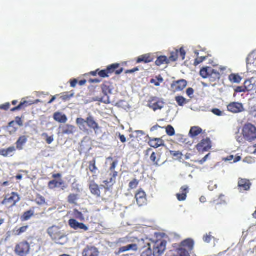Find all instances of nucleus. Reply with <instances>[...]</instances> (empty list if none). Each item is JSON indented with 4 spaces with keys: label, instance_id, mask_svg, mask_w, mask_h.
I'll return each instance as SVG.
<instances>
[{
    "label": "nucleus",
    "instance_id": "2f4dec72",
    "mask_svg": "<svg viewBox=\"0 0 256 256\" xmlns=\"http://www.w3.org/2000/svg\"><path fill=\"white\" fill-rule=\"evenodd\" d=\"M184 246H186L189 250H192L194 247V242L192 239H187L182 242Z\"/></svg>",
    "mask_w": 256,
    "mask_h": 256
},
{
    "label": "nucleus",
    "instance_id": "69168bd1",
    "mask_svg": "<svg viewBox=\"0 0 256 256\" xmlns=\"http://www.w3.org/2000/svg\"><path fill=\"white\" fill-rule=\"evenodd\" d=\"M88 82L90 84H93V83H99V82H100V80L99 79L94 78V79H90Z\"/></svg>",
    "mask_w": 256,
    "mask_h": 256
},
{
    "label": "nucleus",
    "instance_id": "ddd939ff",
    "mask_svg": "<svg viewBox=\"0 0 256 256\" xmlns=\"http://www.w3.org/2000/svg\"><path fill=\"white\" fill-rule=\"evenodd\" d=\"M187 86V82L184 80H180L173 82L172 84V88L176 91L182 90Z\"/></svg>",
    "mask_w": 256,
    "mask_h": 256
},
{
    "label": "nucleus",
    "instance_id": "4c0bfd02",
    "mask_svg": "<svg viewBox=\"0 0 256 256\" xmlns=\"http://www.w3.org/2000/svg\"><path fill=\"white\" fill-rule=\"evenodd\" d=\"M176 100L180 106H183L186 103V99L182 96L176 97Z\"/></svg>",
    "mask_w": 256,
    "mask_h": 256
},
{
    "label": "nucleus",
    "instance_id": "864d4df0",
    "mask_svg": "<svg viewBox=\"0 0 256 256\" xmlns=\"http://www.w3.org/2000/svg\"><path fill=\"white\" fill-rule=\"evenodd\" d=\"M138 184V182L136 180H134L130 182L129 184V186L131 188H136L137 185Z\"/></svg>",
    "mask_w": 256,
    "mask_h": 256
},
{
    "label": "nucleus",
    "instance_id": "13d9d810",
    "mask_svg": "<svg viewBox=\"0 0 256 256\" xmlns=\"http://www.w3.org/2000/svg\"><path fill=\"white\" fill-rule=\"evenodd\" d=\"M141 256H154V255L152 254L150 250H147L146 251L142 252Z\"/></svg>",
    "mask_w": 256,
    "mask_h": 256
},
{
    "label": "nucleus",
    "instance_id": "58836bf2",
    "mask_svg": "<svg viewBox=\"0 0 256 256\" xmlns=\"http://www.w3.org/2000/svg\"><path fill=\"white\" fill-rule=\"evenodd\" d=\"M78 200V196L76 194H70L68 196V202L70 204H74Z\"/></svg>",
    "mask_w": 256,
    "mask_h": 256
},
{
    "label": "nucleus",
    "instance_id": "c85d7f7f",
    "mask_svg": "<svg viewBox=\"0 0 256 256\" xmlns=\"http://www.w3.org/2000/svg\"><path fill=\"white\" fill-rule=\"evenodd\" d=\"M169 64V60L166 56H161L158 58L155 64L158 66H160L164 64Z\"/></svg>",
    "mask_w": 256,
    "mask_h": 256
},
{
    "label": "nucleus",
    "instance_id": "6ab92c4d",
    "mask_svg": "<svg viewBox=\"0 0 256 256\" xmlns=\"http://www.w3.org/2000/svg\"><path fill=\"white\" fill-rule=\"evenodd\" d=\"M152 54H147L139 56L136 60L138 63L144 62L146 64L152 62L154 58Z\"/></svg>",
    "mask_w": 256,
    "mask_h": 256
},
{
    "label": "nucleus",
    "instance_id": "f704fd0d",
    "mask_svg": "<svg viewBox=\"0 0 256 256\" xmlns=\"http://www.w3.org/2000/svg\"><path fill=\"white\" fill-rule=\"evenodd\" d=\"M244 89L246 91H250L252 90L254 88V86L252 84V82L250 80H246L244 82Z\"/></svg>",
    "mask_w": 256,
    "mask_h": 256
},
{
    "label": "nucleus",
    "instance_id": "393cba45",
    "mask_svg": "<svg viewBox=\"0 0 256 256\" xmlns=\"http://www.w3.org/2000/svg\"><path fill=\"white\" fill-rule=\"evenodd\" d=\"M28 142V138L26 136H22L19 138L17 142H16V148L18 150H22L23 149V146Z\"/></svg>",
    "mask_w": 256,
    "mask_h": 256
},
{
    "label": "nucleus",
    "instance_id": "bf43d9fd",
    "mask_svg": "<svg viewBox=\"0 0 256 256\" xmlns=\"http://www.w3.org/2000/svg\"><path fill=\"white\" fill-rule=\"evenodd\" d=\"M244 88V86H237L234 90V91L236 92H246Z\"/></svg>",
    "mask_w": 256,
    "mask_h": 256
},
{
    "label": "nucleus",
    "instance_id": "f03ea898",
    "mask_svg": "<svg viewBox=\"0 0 256 256\" xmlns=\"http://www.w3.org/2000/svg\"><path fill=\"white\" fill-rule=\"evenodd\" d=\"M167 242L163 240L148 243V250L152 252L154 256H161L166 250Z\"/></svg>",
    "mask_w": 256,
    "mask_h": 256
},
{
    "label": "nucleus",
    "instance_id": "5701e85b",
    "mask_svg": "<svg viewBox=\"0 0 256 256\" xmlns=\"http://www.w3.org/2000/svg\"><path fill=\"white\" fill-rule=\"evenodd\" d=\"M90 189L92 194L96 196L97 197L100 196V191L99 186L94 182H91L90 184Z\"/></svg>",
    "mask_w": 256,
    "mask_h": 256
},
{
    "label": "nucleus",
    "instance_id": "aec40b11",
    "mask_svg": "<svg viewBox=\"0 0 256 256\" xmlns=\"http://www.w3.org/2000/svg\"><path fill=\"white\" fill-rule=\"evenodd\" d=\"M198 146V148H201L204 151H208L212 147L210 139L206 138L202 140Z\"/></svg>",
    "mask_w": 256,
    "mask_h": 256
},
{
    "label": "nucleus",
    "instance_id": "a18cd8bd",
    "mask_svg": "<svg viewBox=\"0 0 256 256\" xmlns=\"http://www.w3.org/2000/svg\"><path fill=\"white\" fill-rule=\"evenodd\" d=\"M178 50H176V52H172L170 54V56L169 58V60H170L172 62H176L178 59Z\"/></svg>",
    "mask_w": 256,
    "mask_h": 256
},
{
    "label": "nucleus",
    "instance_id": "603ef678",
    "mask_svg": "<svg viewBox=\"0 0 256 256\" xmlns=\"http://www.w3.org/2000/svg\"><path fill=\"white\" fill-rule=\"evenodd\" d=\"M212 112L217 116H220L222 114V111L218 108H213L212 110Z\"/></svg>",
    "mask_w": 256,
    "mask_h": 256
},
{
    "label": "nucleus",
    "instance_id": "5fc2aeb1",
    "mask_svg": "<svg viewBox=\"0 0 256 256\" xmlns=\"http://www.w3.org/2000/svg\"><path fill=\"white\" fill-rule=\"evenodd\" d=\"M194 93V90L192 88H189L186 90V94L190 98H192V96Z\"/></svg>",
    "mask_w": 256,
    "mask_h": 256
},
{
    "label": "nucleus",
    "instance_id": "0e129e2a",
    "mask_svg": "<svg viewBox=\"0 0 256 256\" xmlns=\"http://www.w3.org/2000/svg\"><path fill=\"white\" fill-rule=\"evenodd\" d=\"M119 138L122 142H126V138L124 135L121 134H119Z\"/></svg>",
    "mask_w": 256,
    "mask_h": 256
},
{
    "label": "nucleus",
    "instance_id": "ea45409f",
    "mask_svg": "<svg viewBox=\"0 0 256 256\" xmlns=\"http://www.w3.org/2000/svg\"><path fill=\"white\" fill-rule=\"evenodd\" d=\"M170 154L174 157L176 158L178 160H180L182 158V153L179 151L170 150Z\"/></svg>",
    "mask_w": 256,
    "mask_h": 256
},
{
    "label": "nucleus",
    "instance_id": "4468645a",
    "mask_svg": "<svg viewBox=\"0 0 256 256\" xmlns=\"http://www.w3.org/2000/svg\"><path fill=\"white\" fill-rule=\"evenodd\" d=\"M164 104L163 101L154 99L150 102L148 106L155 112L158 110H162L164 107Z\"/></svg>",
    "mask_w": 256,
    "mask_h": 256
},
{
    "label": "nucleus",
    "instance_id": "7c9ffc66",
    "mask_svg": "<svg viewBox=\"0 0 256 256\" xmlns=\"http://www.w3.org/2000/svg\"><path fill=\"white\" fill-rule=\"evenodd\" d=\"M34 215V211L32 210H29L24 213L23 215L21 217V219L22 221H27L30 220Z\"/></svg>",
    "mask_w": 256,
    "mask_h": 256
},
{
    "label": "nucleus",
    "instance_id": "473e14b6",
    "mask_svg": "<svg viewBox=\"0 0 256 256\" xmlns=\"http://www.w3.org/2000/svg\"><path fill=\"white\" fill-rule=\"evenodd\" d=\"M35 202L39 206H42L46 204L45 198L40 194L36 195Z\"/></svg>",
    "mask_w": 256,
    "mask_h": 256
},
{
    "label": "nucleus",
    "instance_id": "0eeeda50",
    "mask_svg": "<svg viewBox=\"0 0 256 256\" xmlns=\"http://www.w3.org/2000/svg\"><path fill=\"white\" fill-rule=\"evenodd\" d=\"M30 250V246L27 242L20 243L15 248V252L19 256H26L28 254Z\"/></svg>",
    "mask_w": 256,
    "mask_h": 256
},
{
    "label": "nucleus",
    "instance_id": "e433bc0d",
    "mask_svg": "<svg viewBox=\"0 0 256 256\" xmlns=\"http://www.w3.org/2000/svg\"><path fill=\"white\" fill-rule=\"evenodd\" d=\"M166 134L169 136H173L175 134V130L172 126L168 125L166 128Z\"/></svg>",
    "mask_w": 256,
    "mask_h": 256
},
{
    "label": "nucleus",
    "instance_id": "e2e57ef3",
    "mask_svg": "<svg viewBox=\"0 0 256 256\" xmlns=\"http://www.w3.org/2000/svg\"><path fill=\"white\" fill-rule=\"evenodd\" d=\"M134 132L136 134L137 137L145 135V132L142 130H136Z\"/></svg>",
    "mask_w": 256,
    "mask_h": 256
},
{
    "label": "nucleus",
    "instance_id": "bb28decb",
    "mask_svg": "<svg viewBox=\"0 0 256 256\" xmlns=\"http://www.w3.org/2000/svg\"><path fill=\"white\" fill-rule=\"evenodd\" d=\"M228 79L230 82L236 84H240L242 80V77L236 74H230L228 76Z\"/></svg>",
    "mask_w": 256,
    "mask_h": 256
},
{
    "label": "nucleus",
    "instance_id": "052dcab7",
    "mask_svg": "<svg viewBox=\"0 0 256 256\" xmlns=\"http://www.w3.org/2000/svg\"><path fill=\"white\" fill-rule=\"evenodd\" d=\"M70 86L72 87V88H75L77 83H78V80L76 79H72L70 80Z\"/></svg>",
    "mask_w": 256,
    "mask_h": 256
},
{
    "label": "nucleus",
    "instance_id": "9b49d317",
    "mask_svg": "<svg viewBox=\"0 0 256 256\" xmlns=\"http://www.w3.org/2000/svg\"><path fill=\"white\" fill-rule=\"evenodd\" d=\"M138 240L134 237L132 236L131 235H128L126 237L120 238L116 240V244L119 245L126 244L130 242H138Z\"/></svg>",
    "mask_w": 256,
    "mask_h": 256
},
{
    "label": "nucleus",
    "instance_id": "c9c22d12",
    "mask_svg": "<svg viewBox=\"0 0 256 256\" xmlns=\"http://www.w3.org/2000/svg\"><path fill=\"white\" fill-rule=\"evenodd\" d=\"M74 214L76 218L80 220H84L85 219V217L83 214L78 210H74Z\"/></svg>",
    "mask_w": 256,
    "mask_h": 256
},
{
    "label": "nucleus",
    "instance_id": "412c9836",
    "mask_svg": "<svg viewBox=\"0 0 256 256\" xmlns=\"http://www.w3.org/2000/svg\"><path fill=\"white\" fill-rule=\"evenodd\" d=\"M54 119L64 124L68 120V118L64 114H62L60 112H56L54 114Z\"/></svg>",
    "mask_w": 256,
    "mask_h": 256
},
{
    "label": "nucleus",
    "instance_id": "6e6552de",
    "mask_svg": "<svg viewBox=\"0 0 256 256\" xmlns=\"http://www.w3.org/2000/svg\"><path fill=\"white\" fill-rule=\"evenodd\" d=\"M140 242H130L126 246L120 247L118 250V253H122L126 252H136L138 250V244Z\"/></svg>",
    "mask_w": 256,
    "mask_h": 256
},
{
    "label": "nucleus",
    "instance_id": "2eb2a0df",
    "mask_svg": "<svg viewBox=\"0 0 256 256\" xmlns=\"http://www.w3.org/2000/svg\"><path fill=\"white\" fill-rule=\"evenodd\" d=\"M135 198L139 206H142L146 204V194L144 191H140L137 192L136 194Z\"/></svg>",
    "mask_w": 256,
    "mask_h": 256
},
{
    "label": "nucleus",
    "instance_id": "9d476101",
    "mask_svg": "<svg viewBox=\"0 0 256 256\" xmlns=\"http://www.w3.org/2000/svg\"><path fill=\"white\" fill-rule=\"evenodd\" d=\"M228 111L232 113H238L244 110L243 105L242 103L233 102L227 106Z\"/></svg>",
    "mask_w": 256,
    "mask_h": 256
},
{
    "label": "nucleus",
    "instance_id": "b1692460",
    "mask_svg": "<svg viewBox=\"0 0 256 256\" xmlns=\"http://www.w3.org/2000/svg\"><path fill=\"white\" fill-rule=\"evenodd\" d=\"M247 67H249L252 65H256V53L254 52H251L246 58Z\"/></svg>",
    "mask_w": 256,
    "mask_h": 256
},
{
    "label": "nucleus",
    "instance_id": "4d7b16f0",
    "mask_svg": "<svg viewBox=\"0 0 256 256\" xmlns=\"http://www.w3.org/2000/svg\"><path fill=\"white\" fill-rule=\"evenodd\" d=\"M14 122H15V124H16L18 126H23L22 122V120L21 118H20V117H18V116L16 117V120Z\"/></svg>",
    "mask_w": 256,
    "mask_h": 256
},
{
    "label": "nucleus",
    "instance_id": "8fccbe9b",
    "mask_svg": "<svg viewBox=\"0 0 256 256\" xmlns=\"http://www.w3.org/2000/svg\"><path fill=\"white\" fill-rule=\"evenodd\" d=\"M6 152L8 153V156H10L11 154L14 152L16 150V148L14 146H10L7 149H6Z\"/></svg>",
    "mask_w": 256,
    "mask_h": 256
},
{
    "label": "nucleus",
    "instance_id": "a878e982",
    "mask_svg": "<svg viewBox=\"0 0 256 256\" xmlns=\"http://www.w3.org/2000/svg\"><path fill=\"white\" fill-rule=\"evenodd\" d=\"M211 68L210 67L202 68L200 72V76L204 78H210Z\"/></svg>",
    "mask_w": 256,
    "mask_h": 256
},
{
    "label": "nucleus",
    "instance_id": "a211bd4d",
    "mask_svg": "<svg viewBox=\"0 0 256 256\" xmlns=\"http://www.w3.org/2000/svg\"><path fill=\"white\" fill-rule=\"evenodd\" d=\"M60 128H62V132L64 134H73L76 131V128L74 126L68 124L64 125Z\"/></svg>",
    "mask_w": 256,
    "mask_h": 256
},
{
    "label": "nucleus",
    "instance_id": "79ce46f5",
    "mask_svg": "<svg viewBox=\"0 0 256 256\" xmlns=\"http://www.w3.org/2000/svg\"><path fill=\"white\" fill-rule=\"evenodd\" d=\"M210 234V232L208 234H206L203 236L202 240L204 242L206 243H210L212 239L214 238L213 236H212Z\"/></svg>",
    "mask_w": 256,
    "mask_h": 256
},
{
    "label": "nucleus",
    "instance_id": "3c124183",
    "mask_svg": "<svg viewBox=\"0 0 256 256\" xmlns=\"http://www.w3.org/2000/svg\"><path fill=\"white\" fill-rule=\"evenodd\" d=\"M10 106V102H8L4 104L0 105V109L3 110H7Z\"/></svg>",
    "mask_w": 256,
    "mask_h": 256
},
{
    "label": "nucleus",
    "instance_id": "72a5a7b5",
    "mask_svg": "<svg viewBox=\"0 0 256 256\" xmlns=\"http://www.w3.org/2000/svg\"><path fill=\"white\" fill-rule=\"evenodd\" d=\"M120 66L119 64H114L107 66L106 70L108 74L113 73Z\"/></svg>",
    "mask_w": 256,
    "mask_h": 256
},
{
    "label": "nucleus",
    "instance_id": "774afa93",
    "mask_svg": "<svg viewBox=\"0 0 256 256\" xmlns=\"http://www.w3.org/2000/svg\"><path fill=\"white\" fill-rule=\"evenodd\" d=\"M150 160L153 162H156V154L154 152H153L150 157Z\"/></svg>",
    "mask_w": 256,
    "mask_h": 256
},
{
    "label": "nucleus",
    "instance_id": "f3484780",
    "mask_svg": "<svg viewBox=\"0 0 256 256\" xmlns=\"http://www.w3.org/2000/svg\"><path fill=\"white\" fill-rule=\"evenodd\" d=\"M251 184L249 180L245 178H239L238 186L240 191L248 190L250 189Z\"/></svg>",
    "mask_w": 256,
    "mask_h": 256
},
{
    "label": "nucleus",
    "instance_id": "c03bdc74",
    "mask_svg": "<svg viewBox=\"0 0 256 256\" xmlns=\"http://www.w3.org/2000/svg\"><path fill=\"white\" fill-rule=\"evenodd\" d=\"M70 94H64L60 98L64 101L68 100L70 98L74 96V91H71Z\"/></svg>",
    "mask_w": 256,
    "mask_h": 256
},
{
    "label": "nucleus",
    "instance_id": "680f3d73",
    "mask_svg": "<svg viewBox=\"0 0 256 256\" xmlns=\"http://www.w3.org/2000/svg\"><path fill=\"white\" fill-rule=\"evenodd\" d=\"M180 56H182V60H184V58H185V56H186V52L185 50H184L183 48H181L180 49Z\"/></svg>",
    "mask_w": 256,
    "mask_h": 256
},
{
    "label": "nucleus",
    "instance_id": "6e6d98bb",
    "mask_svg": "<svg viewBox=\"0 0 256 256\" xmlns=\"http://www.w3.org/2000/svg\"><path fill=\"white\" fill-rule=\"evenodd\" d=\"M44 135H46V141L48 144H50L53 142L54 140L53 136H48L47 134H44Z\"/></svg>",
    "mask_w": 256,
    "mask_h": 256
},
{
    "label": "nucleus",
    "instance_id": "dca6fc26",
    "mask_svg": "<svg viewBox=\"0 0 256 256\" xmlns=\"http://www.w3.org/2000/svg\"><path fill=\"white\" fill-rule=\"evenodd\" d=\"M146 137L149 138L148 144L151 147L158 148L164 145V141L160 138H152L148 135L146 136Z\"/></svg>",
    "mask_w": 256,
    "mask_h": 256
},
{
    "label": "nucleus",
    "instance_id": "cd10ccee",
    "mask_svg": "<svg viewBox=\"0 0 256 256\" xmlns=\"http://www.w3.org/2000/svg\"><path fill=\"white\" fill-rule=\"evenodd\" d=\"M202 132V130L201 128L197 126L192 127L189 132V136L194 138L198 136Z\"/></svg>",
    "mask_w": 256,
    "mask_h": 256
},
{
    "label": "nucleus",
    "instance_id": "7ed1b4c3",
    "mask_svg": "<svg viewBox=\"0 0 256 256\" xmlns=\"http://www.w3.org/2000/svg\"><path fill=\"white\" fill-rule=\"evenodd\" d=\"M244 138L248 142H252L256 139V127L251 124H246L242 128Z\"/></svg>",
    "mask_w": 256,
    "mask_h": 256
},
{
    "label": "nucleus",
    "instance_id": "37998d69",
    "mask_svg": "<svg viewBox=\"0 0 256 256\" xmlns=\"http://www.w3.org/2000/svg\"><path fill=\"white\" fill-rule=\"evenodd\" d=\"M210 72H211L210 73V78H214L218 79L220 78V74L217 70L212 69L211 68Z\"/></svg>",
    "mask_w": 256,
    "mask_h": 256
},
{
    "label": "nucleus",
    "instance_id": "f257e3e1",
    "mask_svg": "<svg viewBox=\"0 0 256 256\" xmlns=\"http://www.w3.org/2000/svg\"><path fill=\"white\" fill-rule=\"evenodd\" d=\"M76 122L80 129L82 131L87 130L86 127V124L89 128L94 130L96 134H99L101 132L100 127L96 122L94 116L90 114H88V116L86 120L81 118H76Z\"/></svg>",
    "mask_w": 256,
    "mask_h": 256
},
{
    "label": "nucleus",
    "instance_id": "f8f14e48",
    "mask_svg": "<svg viewBox=\"0 0 256 256\" xmlns=\"http://www.w3.org/2000/svg\"><path fill=\"white\" fill-rule=\"evenodd\" d=\"M99 252L97 248L92 246H88L82 252V256H98Z\"/></svg>",
    "mask_w": 256,
    "mask_h": 256
},
{
    "label": "nucleus",
    "instance_id": "4be33fe9",
    "mask_svg": "<svg viewBox=\"0 0 256 256\" xmlns=\"http://www.w3.org/2000/svg\"><path fill=\"white\" fill-rule=\"evenodd\" d=\"M188 187L187 186H184L182 187L181 194H177L176 197L179 201H184L186 200V194L188 192Z\"/></svg>",
    "mask_w": 256,
    "mask_h": 256
},
{
    "label": "nucleus",
    "instance_id": "c756f323",
    "mask_svg": "<svg viewBox=\"0 0 256 256\" xmlns=\"http://www.w3.org/2000/svg\"><path fill=\"white\" fill-rule=\"evenodd\" d=\"M64 184V182L62 180L58 182L56 180H52L48 182V187L50 189H53L56 188H60Z\"/></svg>",
    "mask_w": 256,
    "mask_h": 256
},
{
    "label": "nucleus",
    "instance_id": "de8ad7c7",
    "mask_svg": "<svg viewBox=\"0 0 256 256\" xmlns=\"http://www.w3.org/2000/svg\"><path fill=\"white\" fill-rule=\"evenodd\" d=\"M98 74L102 78H105L108 77V73L106 69L100 70Z\"/></svg>",
    "mask_w": 256,
    "mask_h": 256
},
{
    "label": "nucleus",
    "instance_id": "39448f33",
    "mask_svg": "<svg viewBox=\"0 0 256 256\" xmlns=\"http://www.w3.org/2000/svg\"><path fill=\"white\" fill-rule=\"evenodd\" d=\"M47 233L54 240H61L65 238L66 236L62 232L58 226H53L47 230Z\"/></svg>",
    "mask_w": 256,
    "mask_h": 256
},
{
    "label": "nucleus",
    "instance_id": "1a4fd4ad",
    "mask_svg": "<svg viewBox=\"0 0 256 256\" xmlns=\"http://www.w3.org/2000/svg\"><path fill=\"white\" fill-rule=\"evenodd\" d=\"M68 224L75 230H82L86 232L88 230V227L84 223L79 222L76 220L71 218L68 220Z\"/></svg>",
    "mask_w": 256,
    "mask_h": 256
},
{
    "label": "nucleus",
    "instance_id": "20e7f679",
    "mask_svg": "<svg viewBox=\"0 0 256 256\" xmlns=\"http://www.w3.org/2000/svg\"><path fill=\"white\" fill-rule=\"evenodd\" d=\"M102 92L104 96L102 98L100 102L105 104H109L110 103L108 94H113L114 86L109 82H106L101 86Z\"/></svg>",
    "mask_w": 256,
    "mask_h": 256
},
{
    "label": "nucleus",
    "instance_id": "a19ab883",
    "mask_svg": "<svg viewBox=\"0 0 256 256\" xmlns=\"http://www.w3.org/2000/svg\"><path fill=\"white\" fill-rule=\"evenodd\" d=\"M90 170L93 173L96 174L97 170V168L96 166V160H94L90 162L89 165Z\"/></svg>",
    "mask_w": 256,
    "mask_h": 256
},
{
    "label": "nucleus",
    "instance_id": "09e8293b",
    "mask_svg": "<svg viewBox=\"0 0 256 256\" xmlns=\"http://www.w3.org/2000/svg\"><path fill=\"white\" fill-rule=\"evenodd\" d=\"M28 228V226L21 227L17 230L18 234L20 235L22 233L25 232L27 230Z\"/></svg>",
    "mask_w": 256,
    "mask_h": 256
},
{
    "label": "nucleus",
    "instance_id": "49530a36",
    "mask_svg": "<svg viewBox=\"0 0 256 256\" xmlns=\"http://www.w3.org/2000/svg\"><path fill=\"white\" fill-rule=\"evenodd\" d=\"M27 103H28V101H24V102H20V104L18 106L12 108L11 110V111L12 112H15L16 110H20V109L22 108V106L24 104H26Z\"/></svg>",
    "mask_w": 256,
    "mask_h": 256
},
{
    "label": "nucleus",
    "instance_id": "338daca9",
    "mask_svg": "<svg viewBox=\"0 0 256 256\" xmlns=\"http://www.w3.org/2000/svg\"><path fill=\"white\" fill-rule=\"evenodd\" d=\"M210 154H206V156H204V158H202V159L200 161V163L201 164H204V162H205L207 160H208V156H210Z\"/></svg>",
    "mask_w": 256,
    "mask_h": 256
},
{
    "label": "nucleus",
    "instance_id": "423d86ee",
    "mask_svg": "<svg viewBox=\"0 0 256 256\" xmlns=\"http://www.w3.org/2000/svg\"><path fill=\"white\" fill-rule=\"evenodd\" d=\"M20 200V198L17 193L12 192L10 195L6 196L2 202V204L8 208H12Z\"/></svg>",
    "mask_w": 256,
    "mask_h": 256
}]
</instances>
